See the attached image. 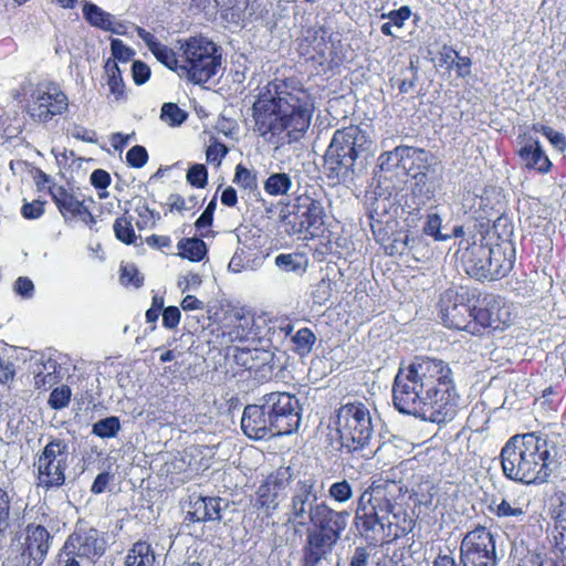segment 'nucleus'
<instances>
[{
  "instance_id": "22",
  "label": "nucleus",
  "mask_w": 566,
  "mask_h": 566,
  "mask_svg": "<svg viewBox=\"0 0 566 566\" xmlns=\"http://www.w3.org/2000/svg\"><path fill=\"white\" fill-rule=\"evenodd\" d=\"M395 157L399 159V165L406 170L407 175L415 179L419 176L424 177L430 168V154L422 148L397 146Z\"/></svg>"
},
{
  "instance_id": "50",
  "label": "nucleus",
  "mask_w": 566,
  "mask_h": 566,
  "mask_svg": "<svg viewBox=\"0 0 566 566\" xmlns=\"http://www.w3.org/2000/svg\"><path fill=\"white\" fill-rule=\"evenodd\" d=\"M119 280L124 286L138 289L144 284V276L134 264H127L120 268Z\"/></svg>"
},
{
  "instance_id": "55",
  "label": "nucleus",
  "mask_w": 566,
  "mask_h": 566,
  "mask_svg": "<svg viewBox=\"0 0 566 566\" xmlns=\"http://www.w3.org/2000/svg\"><path fill=\"white\" fill-rule=\"evenodd\" d=\"M111 51L113 55V61L116 62H128L135 55V51L127 46L120 39H112L111 41Z\"/></svg>"
},
{
  "instance_id": "28",
  "label": "nucleus",
  "mask_w": 566,
  "mask_h": 566,
  "mask_svg": "<svg viewBox=\"0 0 566 566\" xmlns=\"http://www.w3.org/2000/svg\"><path fill=\"white\" fill-rule=\"evenodd\" d=\"M61 380V366L53 358H48L36 365L34 370V387L48 391Z\"/></svg>"
},
{
  "instance_id": "57",
  "label": "nucleus",
  "mask_w": 566,
  "mask_h": 566,
  "mask_svg": "<svg viewBox=\"0 0 566 566\" xmlns=\"http://www.w3.org/2000/svg\"><path fill=\"white\" fill-rule=\"evenodd\" d=\"M45 201L35 199L31 202H24L21 207V214L27 220L39 219L44 214Z\"/></svg>"
},
{
  "instance_id": "16",
  "label": "nucleus",
  "mask_w": 566,
  "mask_h": 566,
  "mask_svg": "<svg viewBox=\"0 0 566 566\" xmlns=\"http://www.w3.org/2000/svg\"><path fill=\"white\" fill-rule=\"evenodd\" d=\"M292 480L290 467H280L271 472L255 492V506L266 516H271L286 495V489Z\"/></svg>"
},
{
  "instance_id": "10",
  "label": "nucleus",
  "mask_w": 566,
  "mask_h": 566,
  "mask_svg": "<svg viewBox=\"0 0 566 566\" xmlns=\"http://www.w3.org/2000/svg\"><path fill=\"white\" fill-rule=\"evenodd\" d=\"M12 97L34 123L45 124L69 109V97L52 81H23L12 91Z\"/></svg>"
},
{
  "instance_id": "6",
  "label": "nucleus",
  "mask_w": 566,
  "mask_h": 566,
  "mask_svg": "<svg viewBox=\"0 0 566 566\" xmlns=\"http://www.w3.org/2000/svg\"><path fill=\"white\" fill-rule=\"evenodd\" d=\"M551 453L546 442L534 434L512 437L501 451V465L506 478L525 484L547 481Z\"/></svg>"
},
{
  "instance_id": "26",
  "label": "nucleus",
  "mask_w": 566,
  "mask_h": 566,
  "mask_svg": "<svg viewBox=\"0 0 566 566\" xmlns=\"http://www.w3.org/2000/svg\"><path fill=\"white\" fill-rule=\"evenodd\" d=\"M371 231L375 237V240L382 247L385 253L387 255H402L406 250L409 249V235L408 234H397L389 235V233L381 228V223L377 221L376 223H371ZM412 247H410L411 249Z\"/></svg>"
},
{
  "instance_id": "36",
  "label": "nucleus",
  "mask_w": 566,
  "mask_h": 566,
  "mask_svg": "<svg viewBox=\"0 0 566 566\" xmlns=\"http://www.w3.org/2000/svg\"><path fill=\"white\" fill-rule=\"evenodd\" d=\"M292 187V179L286 172H275L264 181V191L270 196L286 195Z\"/></svg>"
},
{
  "instance_id": "19",
  "label": "nucleus",
  "mask_w": 566,
  "mask_h": 566,
  "mask_svg": "<svg viewBox=\"0 0 566 566\" xmlns=\"http://www.w3.org/2000/svg\"><path fill=\"white\" fill-rule=\"evenodd\" d=\"M67 549L69 555L94 559L104 554L105 542L96 528L76 526L64 543L63 551Z\"/></svg>"
},
{
  "instance_id": "42",
  "label": "nucleus",
  "mask_w": 566,
  "mask_h": 566,
  "mask_svg": "<svg viewBox=\"0 0 566 566\" xmlns=\"http://www.w3.org/2000/svg\"><path fill=\"white\" fill-rule=\"evenodd\" d=\"M229 148L217 137H210L209 145L206 149V159L208 164L219 167L228 155Z\"/></svg>"
},
{
  "instance_id": "38",
  "label": "nucleus",
  "mask_w": 566,
  "mask_h": 566,
  "mask_svg": "<svg viewBox=\"0 0 566 566\" xmlns=\"http://www.w3.org/2000/svg\"><path fill=\"white\" fill-rule=\"evenodd\" d=\"M549 515L555 522L554 532L566 528V493L556 494L555 503L549 507Z\"/></svg>"
},
{
  "instance_id": "62",
  "label": "nucleus",
  "mask_w": 566,
  "mask_h": 566,
  "mask_svg": "<svg viewBox=\"0 0 566 566\" xmlns=\"http://www.w3.org/2000/svg\"><path fill=\"white\" fill-rule=\"evenodd\" d=\"M524 515V509L516 503L511 504L506 500H503L501 504L497 505V516L523 517Z\"/></svg>"
},
{
  "instance_id": "32",
  "label": "nucleus",
  "mask_w": 566,
  "mask_h": 566,
  "mask_svg": "<svg viewBox=\"0 0 566 566\" xmlns=\"http://www.w3.org/2000/svg\"><path fill=\"white\" fill-rule=\"evenodd\" d=\"M104 69L107 74V85L111 94L114 95L116 101L126 99L125 83L118 64L112 59H108L105 62Z\"/></svg>"
},
{
  "instance_id": "5",
  "label": "nucleus",
  "mask_w": 566,
  "mask_h": 566,
  "mask_svg": "<svg viewBox=\"0 0 566 566\" xmlns=\"http://www.w3.org/2000/svg\"><path fill=\"white\" fill-rule=\"evenodd\" d=\"M137 33L159 63L188 83L202 86L221 70L222 48L207 36L179 39L175 51L143 28Z\"/></svg>"
},
{
  "instance_id": "59",
  "label": "nucleus",
  "mask_w": 566,
  "mask_h": 566,
  "mask_svg": "<svg viewBox=\"0 0 566 566\" xmlns=\"http://www.w3.org/2000/svg\"><path fill=\"white\" fill-rule=\"evenodd\" d=\"M136 211L139 217V219L136 221V227L139 230H144L155 226V212L147 205L137 207Z\"/></svg>"
},
{
  "instance_id": "48",
  "label": "nucleus",
  "mask_w": 566,
  "mask_h": 566,
  "mask_svg": "<svg viewBox=\"0 0 566 566\" xmlns=\"http://www.w3.org/2000/svg\"><path fill=\"white\" fill-rule=\"evenodd\" d=\"M72 391L67 385L53 388L49 397V406L54 410H61L69 406Z\"/></svg>"
},
{
  "instance_id": "12",
  "label": "nucleus",
  "mask_w": 566,
  "mask_h": 566,
  "mask_svg": "<svg viewBox=\"0 0 566 566\" xmlns=\"http://www.w3.org/2000/svg\"><path fill=\"white\" fill-rule=\"evenodd\" d=\"M70 450L64 439L52 438L38 454L36 485L43 490L59 489L65 484Z\"/></svg>"
},
{
  "instance_id": "15",
  "label": "nucleus",
  "mask_w": 566,
  "mask_h": 566,
  "mask_svg": "<svg viewBox=\"0 0 566 566\" xmlns=\"http://www.w3.org/2000/svg\"><path fill=\"white\" fill-rule=\"evenodd\" d=\"M460 560L463 566H495V539L484 526L469 532L460 546Z\"/></svg>"
},
{
  "instance_id": "25",
  "label": "nucleus",
  "mask_w": 566,
  "mask_h": 566,
  "mask_svg": "<svg viewBox=\"0 0 566 566\" xmlns=\"http://www.w3.org/2000/svg\"><path fill=\"white\" fill-rule=\"evenodd\" d=\"M221 518L219 499L210 496H198L190 501L186 521L188 523H200L219 521Z\"/></svg>"
},
{
  "instance_id": "20",
  "label": "nucleus",
  "mask_w": 566,
  "mask_h": 566,
  "mask_svg": "<svg viewBox=\"0 0 566 566\" xmlns=\"http://www.w3.org/2000/svg\"><path fill=\"white\" fill-rule=\"evenodd\" d=\"M52 536L43 525L30 523L25 527L23 555L28 556V566H40L46 558Z\"/></svg>"
},
{
  "instance_id": "46",
  "label": "nucleus",
  "mask_w": 566,
  "mask_h": 566,
  "mask_svg": "<svg viewBox=\"0 0 566 566\" xmlns=\"http://www.w3.org/2000/svg\"><path fill=\"white\" fill-rule=\"evenodd\" d=\"M11 527V497L7 490L0 486V536Z\"/></svg>"
},
{
  "instance_id": "45",
  "label": "nucleus",
  "mask_w": 566,
  "mask_h": 566,
  "mask_svg": "<svg viewBox=\"0 0 566 566\" xmlns=\"http://www.w3.org/2000/svg\"><path fill=\"white\" fill-rule=\"evenodd\" d=\"M442 219L438 213H429L422 226L423 234L432 237L434 241H446L450 237L441 232Z\"/></svg>"
},
{
  "instance_id": "14",
  "label": "nucleus",
  "mask_w": 566,
  "mask_h": 566,
  "mask_svg": "<svg viewBox=\"0 0 566 566\" xmlns=\"http://www.w3.org/2000/svg\"><path fill=\"white\" fill-rule=\"evenodd\" d=\"M273 424L274 434L287 436L301 423L302 408L296 396L285 391H273L261 399Z\"/></svg>"
},
{
  "instance_id": "1",
  "label": "nucleus",
  "mask_w": 566,
  "mask_h": 566,
  "mask_svg": "<svg viewBox=\"0 0 566 566\" xmlns=\"http://www.w3.org/2000/svg\"><path fill=\"white\" fill-rule=\"evenodd\" d=\"M458 398L453 371L438 358L416 356L392 382V405L400 413L434 423L453 418Z\"/></svg>"
},
{
  "instance_id": "17",
  "label": "nucleus",
  "mask_w": 566,
  "mask_h": 566,
  "mask_svg": "<svg viewBox=\"0 0 566 566\" xmlns=\"http://www.w3.org/2000/svg\"><path fill=\"white\" fill-rule=\"evenodd\" d=\"M233 357L235 364L248 371L249 377L258 382L269 381L273 377L275 369V354L273 350L237 347Z\"/></svg>"
},
{
  "instance_id": "27",
  "label": "nucleus",
  "mask_w": 566,
  "mask_h": 566,
  "mask_svg": "<svg viewBox=\"0 0 566 566\" xmlns=\"http://www.w3.org/2000/svg\"><path fill=\"white\" fill-rule=\"evenodd\" d=\"M83 15L85 20L95 28H98L103 31H109L112 33L122 34L124 25L120 22H117L114 17L104 11L97 4L92 2H86L83 6Z\"/></svg>"
},
{
  "instance_id": "7",
  "label": "nucleus",
  "mask_w": 566,
  "mask_h": 566,
  "mask_svg": "<svg viewBox=\"0 0 566 566\" xmlns=\"http://www.w3.org/2000/svg\"><path fill=\"white\" fill-rule=\"evenodd\" d=\"M438 314L444 327L483 336L492 329V307L484 301L474 303L468 293L448 289L440 294Z\"/></svg>"
},
{
  "instance_id": "4",
  "label": "nucleus",
  "mask_w": 566,
  "mask_h": 566,
  "mask_svg": "<svg viewBox=\"0 0 566 566\" xmlns=\"http://www.w3.org/2000/svg\"><path fill=\"white\" fill-rule=\"evenodd\" d=\"M411 495L401 481L377 479L360 494L355 525L361 536L389 543L412 532L416 518Z\"/></svg>"
},
{
  "instance_id": "29",
  "label": "nucleus",
  "mask_w": 566,
  "mask_h": 566,
  "mask_svg": "<svg viewBox=\"0 0 566 566\" xmlns=\"http://www.w3.org/2000/svg\"><path fill=\"white\" fill-rule=\"evenodd\" d=\"M497 227H503V232L497 233V239L503 238V242L497 244V247L502 250L505 256L509 254V258L505 259L504 263L497 266V275L501 274L504 276L512 270L514 264V249L510 241V238L513 235V224L505 216H501L497 217Z\"/></svg>"
},
{
  "instance_id": "21",
  "label": "nucleus",
  "mask_w": 566,
  "mask_h": 566,
  "mask_svg": "<svg viewBox=\"0 0 566 566\" xmlns=\"http://www.w3.org/2000/svg\"><path fill=\"white\" fill-rule=\"evenodd\" d=\"M241 429L250 439L261 440L274 434L273 424L263 403L249 405L244 408Z\"/></svg>"
},
{
  "instance_id": "31",
  "label": "nucleus",
  "mask_w": 566,
  "mask_h": 566,
  "mask_svg": "<svg viewBox=\"0 0 566 566\" xmlns=\"http://www.w3.org/2000/svg\"><path fill=\"white\" fill-rule=\"evenodd\" d=\"M178 255L191 262H200L207 255V244L201 238H182L178 244Z\"/></svg>"
},
{
  "instance_id": "3",
  "label": "nucleus",
  "mask_w": 566,
  "mask_h": 566,
  "mask_svg": "<svg viewBox=\"0 0 566 566\" xmlns=\"http://www.w3.org/2000/svg\"><path fill=\"white\" fill-rule=\"evenodd\" d=\"M411 495L401 481L377 479L360 494L355 525L361 536L389 543L412 532L416 518Z\"/></svg>"
},
{
  "instance_id": "51",
  "label": "nucleus",
  "mask_w": 566,
  "mask_h": 566,
  "mask_svg": "<svg viewBox=\"0 0 566 566\" xmlns=\"http://www.w3.org/2000/svg\"><path fill=\"white\" fill-rule=\"evenodd\" d=\"M148 158V151L142 145H135L126 153V163L132 168L138 169L144 167L147 164Z\"/></svg>"
},
{
  "instance_id": "41",
  "label": "nucleus",
  "mask_w": 566,
  "mask_h": 566,
  "mask_svg": "<svg viewBox=\"0 0 566 566\" xmlns=\"http://www.w3.org/2000/svg\"><path fill=\"white\" fill-rule=\"evenodd\" d=\"M315 484L316 482L313 478L298 480L292 497L310 504L316 502L317 495L315 491Z\"/></svg>"
},
{
  "instance_id": "54",
  "label": "nucleus",
  "mask_w": 566,
  "mask_h": 566,
  "mask_svg": "<svg viewBox=\"0 0 566 566\" xmlns=\"http://www.w3.org/2000/svg\"><path fill=\"white\" fill-rule=\"evenodd\" d=\"M458 57V51L451 45L443 44L437 54V65L450 72L454 67V62Z\"/></svg>"
},
{
  "instance_id": "53",
  "label": "nucleus",
  "mask_w": 566,
  "mask_h": 566,
  "mask_svg": "<svg viewBox=\"0 0 566 566\" xmlns=\"http://www.w3.org/2000/svg\"><path fill=\"white\" fill-rule=\"evenodd\" d=\"M311 505L310 503L292 497L290 504V520L298 525H305V518L306 515L308 516Z\"/></svg>"
},
{
  "instance_id": "24",
  "label": "nucleus",
  "mask_w": 566,
  "mask_h": 566,
  "mask_svg": "<svg viewBox=\"0 0 566 566\" xmlns=\"http://www.w3.org/2000/svg\"><path fill=\"white\" fill-rule=\"evenodd\" d=\"M518 155L527 169L539 174H547L552 168V161L544 151L543 146L532 136L526 137L524 145L518 150Z\"/></svg>"
},
{
  "instance_id": "52",
  "label": "nucleus",
  "mask_w": 566,
  "mask_h": 566,
  "mask_svg": "<svg viewBox=\"0 0 566 566\" xmlns=\"http://www.w3.org/2000/svg\"><path fill=\"white\" fill-rule=\"evenodd\" d=\"M328 495L336 502H347L353 495L352 485L347 480L333 483L328 489Z\"/></svg>"
},
{
  "instance_id": "49",
  "label": "nucleus",
  "mask_w": 566,
  "mask_h": 566,
  "mask_svg": "<svg viewBox=\"0 0 566 566\" xmlns=\"http://www.w3.org/2000/svg\"><path fill=\"white\" fill-rule=\"evenodd\" d=\"M334 283L329 279H322L313 289L312 297L315 304L325 305L333 296Z\"/></svg>"
},
{
  "instance_id": "30",
  "label": "nucleus",
  "mask_w": 566,
  "mask_h": 566,
  "mask_svg": "<svg viewBox=\"0 0 566 566\" xmlns=\"http://www.w3.org/2000/svg\"><path fill=\"white\" fill-rule=\"evenodd\" d=\"M155 552L147 541L133 544L125 557V566H154Z\"/></svg>"
},
{
  "instance_id": "44",
  "label": "nucleus",
  "mask_w": 566,
  "mask_h": 566,
  "mask_svg": "<svg viewBox=\"0 0 566 566\" xmlns=\"http://www.w3.org/2000/svg\"><path fill=\"white\" fill-rule=\"evenodd\" d=\"M233 182L240 188L249 191H253L258 188L256 175L242 164H239L235 167Z\"/></svg>"
},
{
  "instance_id": "60",
  "label": "nucleus",
  "mask_w": 566,
  "mask_h": 566,
  "mask_svg": "<svg viewBox=\"0 0 566 566\" xmlns=\"http://www.w3.org/2000/svg\"><path fill=\"white\" fill-rule=\"evenodd\" d=\"M181 318V313L177 306H168L163 311V325L168 329L176 328Z\"/></svg>"
},
{
  "instance_id": "61",
  "label": "nucleus",
  "mask_w": 566,
  "mask_h": 566,
  "mask_svg": "<svg viewBox=\"0 0 566 566\" xmlns=\"http://www.w3.org/2000/svg\"><path fill=\"white\" fill-rule=\"evenodd\" d=\"M411 17V9L408 6H402L399 9L389 11L387 18L397 28H402L405 22Z\"/></svg>"
},
{
  "instance_id": "23",
  "label": "nucleus",
  "mask_w": 566,
  "mask_h": 566,
  "mask_svg": "<svg viewBox=\"0 0 566 566\" xmlns=\"http://www.w3.org/2000/svg\"><path fill=\"white\" fill-rule=\"evenodd\" d=\"M252 328L259 339L273 343L276 337L286 338L290 336L294 329V325L289 317H269L268 315H260L253 319Z\"/></svg>"
},
{
  "instance_id": "2",
  "label": "nucleus",
  "mask_w": 566,
  "mask_h": 566,
  "mask_svg": "<svg viewBox=\"0 0 566 566\" xmlns=\"http://www.w3.org/2000/svg\"><path fill=\"white\" fill-rule=\"evenodd\" d=\"M316 109L314 94L296 77H275L252 106L254 132L273 145L300 142L307 133Z\"/></svg>"
},
{
  "instance_id": "64",
  "label": "nucleus",
  "mask_w": 566,
  "mask_h": 566,
  "mask_svg": "<svg viewBox=\"0 0 566 566\" xmlns=\"http://www.w3.org/2000/svg\"><path fill=\"white\" fill-rule=\"evenodd\" d=\"M14 292L22 297H31L34 293V284L27 276H19L14 282Z\"/></svg>"
},
{
  "instance_id": "63",
  "label": "nucleus",
  "mask_w": 566,
  "mask_h": 566,
  "mask_svg": "<svg viewBox=\"0 0 566 566\" xmlns=\"http://www.w3.org/2000/svg\"><path fill=\"white\" fill-rule=\"evenodd\" d=\"M111 175L104 169H95L91 174V184L98 190H105L111 185Z\"/></svg>"
},
{
  "instance_id": "40",
  "label": "nucleus",
  "mask_w": 566,
  "mask_h": 566,
  "mask_svg": "<svg viewBox=\"0 0 566 566\" xmlns=\"http://www.w3.org/2000/svg\"><path fill=\"white\" fill-rule=\"evenodd\" d=\"M492 249H489L488 256L484 260L474 261L471 259L468 262L467 272L470 276L483 281L491 276V260Z\"/></svg>"
},
{
  "instance_id": "37",
  "label": "nucleus",
  "mask_w": 566,
  "mask_h": 566,
  "mask_svg": "<svg viewBox=\"0 0 566 566\" xmlns=\"http://www.w3.org/2000/svg\"><path fill=\"white\" fill-rule=\"evenodd\" d=\"M120 430V421L118 417L111 416L98 420L93 424L92 433L96 437L108 439L114 438Z\"/></svg>"
},
{
  "instance_id": "43",
  "label": "nucleus",
  "mask_w": 566,
  "mask_h": 566,
  "mask_svg": "<svg viewBox=\"0 0 566 566\" xmlns=\"http://www.w3.org/2000/svg\"><path fill=\"white\" fill-rule=\"evenodd\" d=\"M208 169L203 164L191 165L186 175L187 182L197 189H203L208 185Z\"/></svg>"
},
{
  "instance_id": "8",
  "label": "nucleus",
  "mask_w": 566,
  "mask_h": 566,
  "mask_svg": "<svg viewBox=\"0 0 566 566\" xmlns=\"http://www.w3.org/2000/svg\"><path fill=\"white\" fill-rule=\"evenodd\" d=\"M348 517L347 511H335L325 502L311 505L308 511L311 528L307 531L306 544L303 548V566H317L332 553L347 527Z\"/></svg>"
},
{
  "instance_id": "47",
  "label": "nucleus",
  "mask_w": 566,
  "mask_h": 566,
  "mask_svg": "<svg viewBox=\"0 0 566 566\" xmlns=\"http://www.w3.org/2000/svg\"><path fill=\"white\" fill-rule=\"evenodd\" d=\"M160 118L170 126H178L187 118V113L175 103H165L161 106Z\"/></svg>"
},
{
  "instance_id": "11",
  "label": "nucleus",
  "mask_w": 566,
  "mask_h": 566,
  "mask_svg": "<svg viewBox=\"0 0 566 566\" xmlns=\"http://www.w3.org/2000/svg\"><path fill=\"white\" fill-rule=\"evenodd\" d=\"M334 426L342 449L348 453L364 450L374 433L370 410L359 400L343 403L335 412Z\"/></svg>"
},
{
  "instance_id": "56",
  "label": "nucleus",
  "mask_w": 566,
  "mask_h": 566,
  "mask_svg": "<svg viewBox=\"0 0 566 566\" xmlns=\"http://www.w3.org/2000/svg\"><path fill=\"white\" fill-rule=\"evenodd\" d=\"M151 70L147 63L140 60H135L132 64V77L137 86L144 85L149 81Z\"/></svg>"
},
{
  "instance_id": "58",
  "label": "nucleus",
  "mask_w": 566,
  "mask_h": 566,
  "mask_svg": "<svg viewBox=\"0 0 566 566\" xmlns=\"http://www.w3.org/2000/svg\"><path fill=\"white\" fill-rule=\"evenodd\" d=\"M145 243L154 249L167 253L172 247V241L169 235L150 234L145 238Z\"/></svg>"
},
{
  "instance_id": "9",
  "label": "nucleus",
  "mask_w": 566,
  "mask_h": 566,
  "mask_svg": "<svg viewBox=\"0 0 566 566\" xmlns=\"http://www.w3.org/2000/svg\"><path fill=\"white\" fill-rule=\"evenodd\" d=\"M374 156L373 140L358 125L335 130L325 154V163L332 174L348 177L357 163L364 164Z\"/></svg>"
},
{
  "instance_id": "34",
  "label": "nucleus",
  "mask_w": 566,
  "mask_h": 566,
  "mask_svg": "<svg viewBox=\"0 0 566 566\" xmlns=\"http://www.w3.org/2000/svg\"><path fill=\"white\" fill-rule=\"evenodd\" d=\"M115 238L126 245L136 243L137 235L133 226V218L127 212L117 217L113 224Z\"/></svg>"
},
{
  "instance_id": "39",
  "label": "nucleus",
  "mask_w": 566,
  "mask_h": 566,
  "mask_svg": "<svg viewBox=\"0 0 566 566\" xmlns=\"http://www.w3.org/2000/svg\"><path fill=\"white\" fill-rule=\"evenodd\" d=\"M560 402L562 397L554 387L546 388L542 396L535 400V405L547 415L557 412Z\"/></svg>"
},
{
  "instance_id": "18",
  "label": "nucleus",
  "mask_w": 566,
  "mask_h": 566,
  "mask_svg": "<svg viewBox=\"0 0 566 566\" xmlns=\"http://www.w3.org/2000/svg\"><path fill=\"white\" fill-rule=\"evenodd\" d=\"M49 193L66 223L82 221L90 227L96 223L85 199H80L72 190L54 184L49 187Z\"/></svg>"
},
{
  "instance_id": "13",
  "label": "nucleus",
  "mask_w": 566,
  "mask_h": 566,
  "mask_svg": "<svg viewBox=\"0 0 566 566\" xmlns=\"http://www.w3.org/2000/svg\"><path fill=\"white\" fill-rule=\"evenodd\" d=\"M326 217L322 200L308 193L295 196L283 216L289 234L310 233L312 237L324 226Z\"/></svg>"
},
{
  "instance_id": "35",
  "label": "nucleus",
  "mask_w": 566,
  "mask_h": 566,
  "mask_svg": "<svg viewBox=\"0 0 566 566\" xmlns=\"http://www.w3.org/2000/svg\"><path fill=\"white\" fill-rule=\"evenodd\" d=\"M307 264L304 253H282L275 258V265L285 272H304Z\"/></svg>"
},
{
  "instance_id": "33",
  "label": "nucleus",
  "mask_w": 566,
  "mask_h": 566,
  "mask_svg": "<svg viewBox=\"0 0 566 566\" xmlns=\"http://www.w3.org/2000/svg\"><path fill=\"white\" fill-rule=\"evenodd\" d=\"M292 350L300 357H306L313 350L316 343V335L310 327L300 328L291 337Z\"/></svg>"
}]
</instances>
